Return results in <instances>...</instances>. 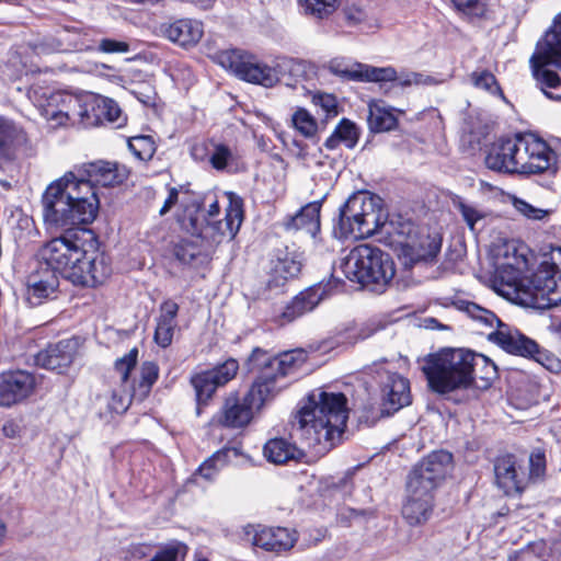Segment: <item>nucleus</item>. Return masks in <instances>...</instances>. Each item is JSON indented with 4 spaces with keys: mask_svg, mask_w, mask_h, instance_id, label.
I'll list each match as a JSON object with an SVG mask.
<instances>
[{
    "mask_svg": "<svg viewBox=\"0 0 561 561\" xmlns=\"http://www.w3.org/2000/svg\"><path fill=\"white\" fill-rule=\"evenodd\" d=\"M397 84L401 88L411 85H428L434 82L433 78L420 72H404L400 76L397 75Z\"/></svg>",
    "mask_w": 561,
    "mask_h": 561,
    "instance_id": "56",
    "label": "nucleus"
},
{
    "mask_svg": "<svg viewBox=\"0 0 561 561\" xmlns=\"http://www.w3.org/2000/svg\"><path fill=\"white\" fill-rule=\"evenodd\" d=\"M529 262L524 253L515 255L513 262L507 261L496 267L494 284L499 293L510 295V291L526 294Z\"/></svg>",
    "mask_w": 561,
    "mask_h": 561,
    "instance_id": "21",
    "label": "nucleus"
},
{
    "mask_svg": "<svg viewBox=\"0 0 561 561\" xmlns=\"http://www.w3.org/2000/svg\"><path fill=\"white\" fill-rule=\"evenodd\" d=\"M367 123L371 131L382 133L396 128L398 119L391 110L380 105L377 102H371L369 104Z\"/></svg>",
    "mask_w": 561,
    "mask_h": 561,
    "instance_id": "39",
    "label": "nucleus"
},
{
    "mask_svg": "<svg viewBox=\"0 0 561 561\" xmlns=\"http://www.w3.org/2000/svg\"><path fill=\"white\" fill-rule=\"evenodd\" d=\"M347 419L345 394L316 390L296 415L297 431L309 447L330 450L341 439Z\"/></svg>",
    "mask_w": 561,
    "mask_h": 561,
    "instance_id": "4",
    "label": "nucleus"
},
{
    "mask_svg": "<svg viewBox=\"0 0 561 561\" xmlns=\"http://www.w3.org/2000/svg\"><path fill=\"white\" fill-rule=\"evenodd\" d=\"M536 87L548 98L561 101V13L554 18L552 26L537 42L536 49L529 59Z\"/></svg>",
    "mask_w": 561,
    "mask_h": 561,
    "instance_id": "10",
    "label": "nucleus"
},
{
    "mask_svg": "<svg viewBox=\"0 0 561 561\" xmlns=\"http://www.w3.org/2000/svg\"><path fill=\"white\" fill-rule=\"evenodd\" d=\"M163 32L170 41L186 47L196 45L201 41L204 27L201 21L180 19L165 26Z\"/></svg>",
    "mask_w": 561,
    "mask_h": 561,
    "instance_id": "30",
    "label": "nucleus"
},
{
    "mask_svg": "<svg viewBox=\"0 0 561 561\" xmlns=\"http://www.w3.org/2000/svg\"><path fill=\"white\" fill-rule=\"evenodd\" d=\"M130 402L131 398L129 396H118L114 392L107 403V408L111 413L121 414L128 409Z\"/></svg>",
    "mask_w": 561,
    "mask_h": 561,
    "instance_id": "59",
    "label": "nucleus"
},
{
    "mask_svg": "<svg viewBox=\"0 0 561 561\" xmlns=\"http://www.w3.org/2000/svg\"><path fill=\"white\" fill-rule=\"evenodd\" d=\"M331 290L330 282L328 284L321 282L300 291L275 317V322L279 325H286L305 313L312 311Z\"/></svg>",
    "mask_w": 561,
    "mask_h": 561,
    "instance_id": "20",
    "label": "nucleus"
},
{
    "mask_svg": "<svg viewBox=\"0 0 561 561\" xmlns=\"http://www.w3.org/2000/svg\"><path fill=\"white\" fill-rule=\"evenodd\" d=\"M453 3L463 14L481 16L485 12L488 0H453Z\"/></svg>",
    "mask_w": 561,
    "mask_h": 561,
    "instance_id": "55",
    "label": "nucleus"
},
{
    "mask_svg": "<svg viewBox=\"0 0 561 561\" xmlns=\"http://www.w3.org/2000/svg\"><path fill=\"white\" fill-rule=\"evenodd\" d=\"M458 308L472 320L488 328H493L495 324L496 329L488 334V340L506 353L541 360L542 351H540L536 341L526 336L519 330L502 322L491 310L467 300L459 301Z\"/></svg>",
    "mask_w": 561,
    "mask_h": 561,
    "instance_id": "11",
    "label": "nucleus"
},
{
    "mask_svg": "<svg viewBox=\"0 0 561 561\" xmlns=\"http://www.w3.org/2000/svg\"><path fill=\"white\" fill-rule=\"evenodd\" d=\"M216 58L238 79L264 88H273L286 73L294 75L304 69V64L297 59L277 57L268 65L255 54L241 48L221 50Z\"/></svg>",
    "mask_w": 561,
    "mask_h": 561,
    "instance_id": "6",
    "label": "nucleus"
},
{
    "mask_svg": "<svg viewBox=\"0 0 561 561\" xmlns=\"http://www.w3.org/2000/svg\"><path fill=\"white\" fill-rule=\"evenodd\" d=\"M99 50L102 53H126L128 51V44L125 42L103 38L99 43Z\"/></svg>",
    "mask_w": 561,
    "mask_h": 561,
    "instance_id": "60",
    "label": "nucleus"
},
{
    "mask_svg": "<svg viewBox=\"0 0 561 561\" xmlns=\"http://www.w3.org/2000/svg\"><path fill=\"white\" fill-rule=\"evenodd\" d=\"M472 351L463 348H446L431 355L423 367L430 389L449 398L453 392L472 386Z\"/></svg>",
    "mask_w": 561,
    "mask_h": 561,
    "instance_id": "8",
    "label": "nucleus"
},
{
    "mask_svg": "<svg viewBox=\"0 0 561 561\" xmlns=\"http://www.w3.org/2000/svg\"><path fill=\"white\" fill-rule=\"evenodd\" d=\"M214 142L213 139L195 142L191 147V157L198 162H209Z\"/></svg>",
    "mask_w": 561,
    "mask_h": 561,
    "instance_id": "57",
    "label": "nucleus"
},
{
    "mask_svg": "<svg viewBox=\"0 0 561 561\" xmlns=\"http://www.w3.org/2000/svg\"><path fill=\"white\" fill-rule=\"evenodd\" d=\"M294 127L306 137H311L317 131V123L312 115L305 108H297L291 117Z\"/></svg>",
    "mask_w": 561,
    "mask_h": 561,
    "instance_id": "49",
    "label": "nucleus"
},
{
    "mask_svg": "<svg viewBox=\"0 0 561 561\" xmlns=\"http://www.w3.org/2000/svg\"><path fill=\"white\" fill-rule=\"evenodd\" d=\"M187 551L185 543L173 540L161 547L149 561H185Z\"/></svg>",
    "mask_w": 561,
    "mask_h": 561,
    "instance_id": "46",
    "label": "nucleus"
},
{
    "mask_svg": "<svg viewBox=\"0 0 561 561\" xmlns=\"http://www.w3.org/2000/svg\"><path fill=\"white\" fill-rule=\"evenodd\" d=\"M138 359V348L133 347L123 357L117 358L115 362V369L121 374V379L126 382L129 377V373L135 368Z\"/></svg>",
    "mask_w": 561,
    "mask_h": 561,
    "instance_id": "52",
    "label": "nucleus"
},
{
    "mask_svg": "<svg viewBox=\"0 0 561 561\" xmlns=\"http://www.w3.org/2000/svg\"><path fill=\"white\" fill-rule=\"evenodd\" d=\"M99 197L89 179L72 172L51 183L43 195V217L57 227L91 224L98 215Z\"/></svg>",
    "mask_w": 561,
    "mask_h": 561,
    "instance_id": "3",
    "label": "nucleus"
},
{
    "mask_svg": "<svg viewBox=\"0 0 561 561\" xmlns=\"http://www.w3.org/2000/svg\"><path fill=\"white\" fill-rule=\"evenodd\" d=\"M157 150V141L154 135L142 134V161L153 157Z\"/></svg>",
    "mask_w": 561,
    "mask_h": 561,
    "instance_id": "63",
    "label": "nucleus"
},
{
    "mask_svg": "<svg viewBox=\"0 0 561 561\" xmlns=\"http://www.w3.org/2000/svg\"><path fill=\"white\" fill-rule=\"evenodd\" d=\"M494 476L497 488L508 496L522 494L529 483L524 462L513 454L496 457Z\"/></svg>",
    "mask_w": 561,
    "mask_h": 561,
    "instance_id": "16",
    "label": "nucleus"
},
{
    "mask_svg": "<svg viewBox=\"0 0 561 561\" xmlns=\"http://www.w3.org/2000/svg\"><path fill=\"white\" fill-rule=\"evenodd\" d=\"M453 467V455L446 450H435L419 461L410 471L408 486L435 493Z\"/></svg>",
    "mask_w": 561,
    "mask_h": 561,
    "instance_id": "14",
    "label": "nucleus"
},
{
    "mask_svg": "<svg viewBox=\"0 0 561 561\" xmlns=\"http://www.w3.org/2000/svg\"><path fill=\"white\" fill-rule=\"evenodd\" d=\"M364 218L358 213L345 208L341 205L339 208V218L333 226V233L340 239H366L378 233L380 228L377 224L365 225Z\"/></svg>",
    "mask_w": 561,
    "mask_h": 561,
    "instance_id": "25",
    "label": "nucleus"
},
{
    "mask_svg": "<svg viewBox=\"0 0 561 561\" xmlns=\"http://www.w3.org/2000/svg\"><path fill=\"white\" fill-rule=\"evenodd\" d=\"M359 62H354L353 65H346L342 59H333L329 64V69L332 73L340 76L342 78H346L348 80L358 81L359 75Z\"/></svg>",
    "mask_w": 561,
    "mask_h": 561,
    "instance_id": "53",
    "label": "nucleus"
},
{
    "mask_svg": "<svg viewBox=\"0 0 561 561\" xmlns=\"http://www.w3.org/2000/svg\"><path fill=\"white\" fill-rule=\"evenodd\" d=\"M195 197H198V194L193 193L190 190V185L170 187L168 197L165 198L162 207L159 209V215L164 216L174 205L180 203L181 207L183 208V214L179 215L178 218L180 221V218L188 215L192 211Z\"/></svg>",
    "mask_w": 561,
    "mask_h": 561,
    "instance_id": "37",
    "label": "nucleus"
},
{
    "mask_svg": "<svg viewBox=\"0 0 561 561\" xmlns=\"http://www.w3.org/2000/svg\"><path fill=\"white\" fill-rule=\"evenodd\" d=\"M526 294L540 309L561 305V247L540 254L536 270L527 277Z\"/></svg>",
    "mask_w": 561,
    "mask_h": 561,
    "instance_id": "12",
    "label": "nucleus"
},
{
    "mask_svg": "<svg viewBox=\"0 0 561 561\" xmlns=\"http://www.w3.org/2000/svg\"><path fill=\"white\" fill-rule=\"evenodd\" d=\"M83 340L70 337L48 345L35 356V363L45 369L64 373L79 355Z\"/></svg>",
    "mask_w": 561,
    "mask_h": 561,
    "instance_id": "19",
    "label": "nucleus"
},
{
    "mask_svg": "<svg viewBox=\"0 0 561 561\" xmlns=\"http://www.w3.org/2000/svg\"><path fill=\"white\" fill-rule=\"evenodd\" d=\"M453 204L472 232L478 230L479 224H482V228L484 226V220L490 215L484 208H481L476 204L468 203L460 196L453 198Z\"/></svg>",
    "mask_w": 561,
    "mask_h": 561,
    "instance_id": "40",
    "label": "nucleus"
},
{
    "mask_svg": "<svg viewBox=\"0 0 561 561\" xmlns=\"http://www.w3.org/2000/svg\"><path fill=\"white\" fill-rule=\"evenodd\" d=\"M471 81L476 88L485 90L493 95L501 94V88L497 84L494 75L490 71H474L471 75Z\"/></svg>",
    "mask_w": 561,
    "mask_h": 561,
    "instance_id": "50",
    "label": "nucleus"
},
{
    "mask_svg": "<svg viewBox=\"0 0 561 561\" xmlns=\"http://www.w3.org/2000/svg\"><path fill=\"white\" fill-rule=\"evenodd\" d=\"M178 312L179 305L173 300H167L160 307L153 340L162 348H167L172 343Z\"/></svg>",
    "mask_w": 561,
    "mask_h": 561,
    "instance_id": "31",
    "label": "nucleus"
},
{
    "mask_svg": "<svg viewBox=\"0 0 561 561\" xmlns=\"http://www.w3.org/2000/svg\"><path fill=\"white\" fill-rule=\"evenodd\" d=\"M32 152L26 131L13 121L0 116V167L28 157Z\"/></svg>",
    "mask_w": 561,
    "mask_h": 561,
    "instance_id": "18",
    "label": "nucleus"
},
{
    "mask_svg": "<svg viewBox=\"0 0 561 561\" xmlns=\"http://www.w3.org/2000/svg\"><path fill=\"white\" fill-rule=\"evenodd\" d=\"M387 324V321L379 318H373L363 323L354 324L345 330V337L341 342L355 344L365 341L377 332L385 330Z\"/></svg>",
    "mask_w": 561,
    "mask_h": 561,
    "instance_id": "38",
    "label": "nucleus"
},
{
    "mask_svg": "<svg viewBox=\"0 0 561 561\" xmlns=\"http://www.w3.org/2000/svg\"><path fill=\"white\" fill-rule=\"evenodd\" d=\"M485 167L504 174H539L556 171V153L531 133L502 137L486 149Z\"/></svg>",
    "mask_w": 561,
    "mask_h": 561,
    "instance_id": "5",
    "label": "nucleus"
},
{
    "mask_svg": "<svg viewBox=\"0 0 561 561\" xmlns=\"http://www.w3.org/2000/svg\"><path fill=\"white\" fill-rule=\"evenodd\" d=\"M546 472V455L542 450L533 451L529 456V471L527 476L530 481H537L545 476Z\"/></svg>",
    "mask_w": 561,
    "mask_h": 561,
    "instance_id": "54",
    "label": "nucleus"
},
{
    "mask_svg": "<svg viewBox=\"0 0 561 561\" xmlns=\"http://www.w3.org/2000/svg\"><path fill=\"white\" fill-rule=\"evenodd\" d=\"M321 203L313 202L304 206L295 216L285 222L286 230H305L312 237L320 231Z\"/></svg>",
    "mask_w": 561,
    "mask_h": 561,
    "instance_id": "34",
    "label": "nucleus"
},
{
    "mask_svg": "<svg viewBox=\"0 0 561 561\" xmlns=\"http://www.w3.org/2000/svg\"><path fill=\"white\" fill-rule=\"evenodd\" d=\"M378 232L388 236L391 243L401 249L403 243H408L417 233V227L413 221L403 218L401 215H393L388 220L383 213L382 224Z\"/></svg>",
    "mask_w": 561,
    "mask_h": 561,
    "instance_id": "32",
    "label": "nucleus"
},
{
    "mask_svg": "<svg viewBox=\"0 0 561 561\" xmlns=\"http://www.w3.org/2000/svg\"><path fill=\"white\" fill-rule=\"evenodd\" d=\"M237 456L236 448H222L207 458L192 474V480L202 478L208 482L213 481L219 471L229 462L230 457Z\"/></svg>",
    "mask_w": 561,
    "mask_h": 561,
    "instance_id": "35",
    "label": "nucleus"
},
{
    "mask_svg": "<svg viewBox=\"0 0 561 561\" xmlns=\"http://www.w3.org/2000/svg\"><path fill=\"white\" fill-rule=\"evenodd\" d=\"M342 15L343 20L348 25H356L360 23L366 16L365 12L360 8L355 5L344 8L342 11Z\"/></svg>",
    "mask_w": 561,
    "mask_h": 561,
    "instance_id": "61",
    "label": "nucleus"
},
{
    "mask_svg": "<svg viewBox=\"0 0 561 561\" xmlns=\"http://www.w3.org/2000/svg\"><path fill=\"white\" fill-rule=\"evenodd\" d=\"M233 161L232 149L224 142L215 141L209 159L210 165L217 171H225Z\"/></svg>",
    "mask_w": 561,
    "mask_h": 561,
    "instance_id": "47",
    "label": "nucleus"
},
{
    "mask_svg": "<svg viewBox=\"0 0 561 561\" xmlns=\"http://www.w3.org/2000/svg\"><path fill=\"white\" fill-rule=\"evenodd\" d=\"M58 286L59 279L54 270L37 261V266L26 278L25 299L31 307L39 306L55 295Z\"/></svg>",
    "mask_w": 561,
    "mask_h": 561,
    "instance_id": "22",
    "label": "nucleus"
},
{
    "mask_svg": "<svg viewBox=\"0 0 561 561\" xmlns=\"http://www.w3.org/2000/svg\"><path fill=\"white\" fill-rule=\"evenodd\" d=\"M94 121L90 124H102L104 122L116 123L121 117V108L115 101L108 98L96 96L90 104Z\"/></svg>",
    "mask_w": 561,
    "mask_h": 561,
    "instance_id": "41",
    "label": "nucleus"
},
{
    "mask_svg": "<svg viewBox=\"0 0 561 561\" xmlns=\"http://www.w3.org/2000/svg\"><path fill=\"white\" fill-rule=\"evenodd\" d=\"M368 374L376 380L381 394V416H390L412 401L410 381L398 374L388 360L374 363Z\"/></svg>",
    "mask_w": 561,
    "mask_h": 561,
    "instance_id": "13",
    "label": "nucleus"
},
{
    "mask_svg": "<svg viewBox=\"0 0 561 561\" xmlns=\"http://www.w3.org/2000/svg\"><path fill=\"white\" fill-rule=\"evenodd\" d=\"M314 100L325 110L327 114H336V99L332 94H319L314 96Z\"/></svg>",
    "mask_w": 561,
    "mask_h": 561,
    "instance_id": "64",
    "label": "nucleus"
},
{
    "mask_svg": "<svg viewBox=\"0 0 561 561\" xmlns=\"http://www.w3.org/2000/svg\"><path fill=\"white\" fill-rule=\"evenodd\" d=\"M513 206L520 215L530 220H543L550 214V210L535 207L518 197H513Z\"/></svg>",
    "mask_w": 561,
    "mask_h": 561,
    "instance_id": "51",
    "label": "nucleus"
},
{
    "mask_svg": "<svg viewBox=\"0 0 561 561\" xmlns=\"http://www.w3.org/2000/svg\"><path fill=\"white\" fill-rule=\"evenodd\" d=\"M35 378L24 370L8 371L0 375V405L10 407L25 398L34 390Z\"/></svg>",
    "mask_w": 561,
    "mask_h": 561,
    "instance_id": "23",
    "label": "nucleus"
},
{
    "mask_svg": "<svg viewBox=\"0 0 561 561\" xmlns=\"http://www.w3.org/2000/svg\"><path fill=\"white\" fill-rule=\"evenodd\" d=\"M194 240H181L173 248V254L182 264H191L199 256H208L211 251L206 249V245L201 239L193 237Z\"/></svg>",
    "mask_w": 561,
    "mask_h": 561,
    "instance_id": "42",
    "label": "nucleus"
},
{
    "mask_svg": "<svg viewBox=\"0 0 561 561\" xmlns=\"http://www.w3.org/2000/svg\"><path fill=\"white\" fill-rule=\"evenodd\" d=\"M306 15L324 19L336 9L337 0H297Z\"/></svg>",
    "mask_w": 561,
    "mask_h": 561,
    "instance_id": "45",
    "label": "nucleus"
},
{
    "mask_svg": "<svg viewBox=\"0 0 561 561\" xmlns=\"http://www.w3.org/2000/svg\"><path fill=\"white\" fill-rule=\"evenodd\" d=\"M345 208L358 213L364 218L365 225H381L383 219L382 199L367 191H359L352 194L343 204Z\"/></svg>",
    "mask_w": 561,
    "mask_h": 561,
    "instance_id": "27",
    "label": "nucleus"
},
{
    "mask_svg": "<svg viewBox=\"0 0 561 561\" xmlns=\"http://www.w3.org/2000/svg\"><path fill=\"white\" fill-rule=\"evenodd\" d=\"M360 82H388L397 79V71L393 67H374L365 64L358 66Z\"/></svg>",
    "mask_w": 561,
    "mask_h": 561,
    "instance_id": "44",
    "label": "nucleus"
},
{
    "mask_svg": "<svg viewBox=\"0 0 561 561\" xmlns=\"http://www.w3.org/2000/svg\"><path fill=\"white\" fill-rule=\"evenodd\" d=\"M334 133L348 149H353L358 142L359 130L350 119L343 118L335 127Z\"/></svg>",
    "mask_w": 561,
    "mask_h": 561,
    "instance_id": "48",
    "label": "nucleus"
},
{
    "mask_svg": "<svg viewBox=\"0 0 561 561\" xmlns=\"http://www.w3.org/2000/svg\"><path fill=\"white\" fill-rule=\"evenodd\" d=\"M307 358V352L301 348L276 356L260 347L254 348L248 360L250 370L257 371L251 388L243 397L237 392L228 394L211 423L231 430L245 427L253 417V409H260L285 389L289 385L287 379L298 374Z\"/></svg>",
    "mask_w": 561,
    "mask_h": 561,
    "instance_id": "1",
    "label": "nucleus"
},
{
    "mask_svg": "<svg viewBox=\"0 0 561 561\" xmlns=\"http://www.w3.org/2000/svg\"><path fill=\"white\" fill-rule=\"evenodd\" d=\"M239 370V363L234 358H228L214 368L199 371L191 377V385L195 390L197 414H201L202 405H207L219 387L232 380Z\"/></svg>",
    "mask_w": 561,
    "mask_h": 561,
    "instance_id": "15",
    "label": "nucleus"
},
{
    "mask_svg": "<svg viewBox=\"0 0 561 561\" xmlns=\"http://www.w3.org/2000/svg\"><path fill=\"white\" fill-rule=\"evenodd\" d=\"M46 103H41L36 100L37 105L42 107L43 115L49 121H56L58 125H65L72 113V106L78 104V99L64 93V92H51L47 94L43 93Z\"/></svg>",
    "mask_w": 561,
    "mask_h": 561,
    "instance_id": "29",
    "label": "nucleus"
},
{
    "mask_svg": "<svg viewBox=\"0 0 561 561\" xmlns=\"http://www.w3.org/2000/svg\"><path fill=\"white\" fill-rule=\"evenodd\" d=\"M244 536L254 547L275 553L290 550L298 539L296 530L286 527H265L261 525L245 526Z\"/></svg>",
    "mask_w": 561,
    "mask_h": 561,
    "instance_id": "17",
    "label": "nucleus"
},
{
    "mask_svg": "<svg viewBox=\"0 0 561 561\" xmlns=\"http://www.w3.org/2000/svg\"><path fill=\"white\" fill-rule=\"evenodd\" d=\"M472 360H470L472 382L476 378L484 381L488 387L497 378V366L483 354L472 352Z\"/></svg>",
    "mask_w": 561,
    "mask_h": 561,
    "instance_id": "43",
    "label": "nucleus"
},
{
    "mask_svg": "<svg viewBox=\"0 0 561 561\" xmlns=\"http://www.w3.org/2000/svg\"><path fill=\"white\" fill-rule=\"evenodd\" d=\"M37 261L75 285L96 286L112 272L107 256L100 250L96 236L90 229L68 230L45 243Z\"/></svg>",
    "mask_w": 561,
    "mask_h": 561,
    "instance_id": "2",
    "label": "nucleus"
},
{
    "mask_svg": "<svg viewBox=\"0 0 561 561\" xmlns=\"http://www.w3.org/2000/svg\"><path fill=\"white\" fill-rule=\"evenodd\" d=\"M264 456L270 462L282 465L300 459L304 453L284 438H273L264 445Z\"/></svg>",
    "mask_w": 561,
    "mask_h": 561,
    "instance_id": "36",
    "label": "nucleus"
},
{
    "mask_svg": "<svg viewBox=\"0 0 561 561\" xmlns=\"http://www.w3.org/2000/svg\"><path fill=\"white\" fill-rule=\"evenodd\" d=\"M225 195L229 203L224 219L215 218L203 224L201 221V201L198 197L194 198L192 211L180 218L182 229L192 237L201 239L211 253L220 243L233 240L243 221V201L232 192H226Z\"/></svg>",
    "mask_w": 561,
    "mask_h": 561,
    "instance_id": "9",
    "label": "nucleus"
},
{
    "mask_svg": "<svg viewBox=\"0 0 561 561\" xmlns=\"http://www.w3.org/2000/svg\"><path fill=\"white\" fill-rule=\"evenodd\" d=\"M301 270V263L293 253L282 252L272 261L268 288H277L285 285L289 278L296 277Z\"/></svg>",
    "mask_w": 561,
    "mask_h": 561,
    "instance_id": "33",
    "label": "nucleus"
},
{
    "mask_svg": "<svg viewBox=\"0 0 561 561\" xmlns=\"http://www.w3.org/2000/svg\"><path fill=\"white\" fill-rule=\"evenodd\" d=\"M435 493L407 485V501L402 506V516L411 526L422 525L432 516Z\"/></svg>",
    "mask_w": 561,
    "mask_h": 561,
    "instance_id": "24",
    "label": "nucleus"
},
{
    "mask_svg": "<svg viewBox=\"0 0 561 561\" xmlns=\"http://www.w3.org/2000/svg\"><path fill=\"white\" fill-rule=\"evenodd\" d=\"M340 270L351 282L363 288L381 294L396 275L391 256L377 247L360 244L341 260Z\"/></svg>",
    "mask_w": 561,
    "mask_h": 561,
    "instance_id": "7",
    "label": "nucleus"
},
{
    "mask_svg": "<svg viewBox=\"0 0 561 561\" xmlns=\"http://www.w3.org/2000/svg\"><path fill=\"white\" fill-rule=\"evenodd\" d=\"M440 240L430 234L419 232L400 249L399 257L407 267H412L421 261L433 260L440 250Z\"/></svg>",
    "mask_w": 561,
    "mask_h": 561,
    "instance_id": "26",
    "label": "nucleus"
},
{
    "mask_svg": "<svg viewBox=\"0 0 561 561\" xmlns=\"http://www.w3.org/2000/svg\"><path fill=\"white\" fill-rule=\"evenodd\" d=\"M353 474L354 471H347L337 483L333 484L334 491L340 492L342 495H350L353 490Z\"/></svg>",
    "mask_w": 561,
    "mask_h": 561,
    "instance_id": "62",
    "label": "nucleus"
},
{
    "mask_svg": "<svg viewBox=\"0 0 561 561\" xmlns=\"http://www.w3.org/2000/svg\"><path fill=\"white\" fill-rule=\"evenodd\" d=\"M85 176L93 186H114L121 184L128 175L124 165L110 161H96L85 165Z\"/></svg>",
    "mask_w": 561,
    "mask_h": 561,
    "instance_id": "28",
    "label": "nucleus"
},
{
    "mask_svg": "<svg viewBox=\"0 0 561 561\" xmlns=\"http://www.w3.org/2000/svg\"><path fill=\"white\" fill-rule=\"evenodd\" d=\"M159 377V367L156 363H142V389L149 390Z\"/></svg>",
    "mask_w": 561,
    "mask_h": 561,
    "instance_id": "58",
    "label": "nucleus"
}]
</instances>
